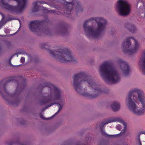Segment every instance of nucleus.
I'll use <instances>...</instances> for the list:
<instances>
[{
    "label": "nucleus",
    "mask_w": 145,
    "mask_h": 145,
    "mask_svg": "<svg viewBox=\"0 0 145 145\" xmlns=\"http://www.w3.org/2000/svg\"><path fill=\"white\" fill-rule=\"evenodd\" d=\"M22 77H10L8 80L4 79L0 82V93L10 105L17 106L20 102L21 93L26 86L25 82L20 83L17 80Z\"/></svg>",
    "instance_id": "nucleus-1"
},
{
    "label": "nucleus",
    "mask_w": 145,
    "mask_h": 145,
    "mask_svg": "<svg viewBox=\"0 0 145 145\" xmlns=\"http://www.w3.org/2000/svg\"><path fill=\"white\" fill-rule=\"evenodd\" d=\"M73 84L78 93L90 99L95 98L102 93V89L98 88L91 77L85 72L74 75Z\"/></svg>",
    "instance_id": "nucleus-2"
},
{
    "label": "nucleus",
    "mask_w": 145,
    "mask_h": 145,
    "mask_svg": "<svg viewBox=\"0 0 145 145\" xmlns=\"http://www.w3.org/2000/svg\"><path fill=\"white\" fill-rule=\"evenodd\" d=\"M129 110L135 114L140 115L145 111V97L143 91L135 88L130 90L126 98Z\"/></svg>",
    "instance_id": "nucleus-3"
},
{
    "label": "nucleus",
    "mask_w": 145,
    "mask_h": 145,
    "mask_svg": "<svg viewBox=\"0 0 145 145\" xmlns=\"http://www.w3.org/2000/svg\"><path fill=\"white\" fill-rule=\"evenodd\" d=\"M93 19L91 18L85 21L83 25V28L86 32V35L88 38L92 37L95 39L99 38L101 37L103 32L105 31L107 22L106 20L101 17L95 18V20L97 27L94 30L92 26H87L88 22L91 21Z\"/></svg>",
    "instance_id": "nucleus-4"
},
{
    "label": "nucleus",
    "mask_w": 145,
    "mask_h": 145,
    "mask_svg": "<svg viewBox=\"0 0 145 145\" xmlns=\"http://www.w3.org/2000/svg\"><path fill=\"white\" fill-rule=\"evenodd\" d=\"M100 74L103 79L107 84H116L120 81L119 73L107 61H105L100 67Z\"/></svg>",
    "instance_id": "nucleus-5"
},
{
    "label": "nucleus",
    "mask_w": 145,
    "mask_h": 145,
    "mask_svg": "<svg viewBox=\"0 0 145 145\" xmlns=\"http://www.w3.org/2000/svg\"><path fill=\"white\" fill-rule=\"evenodd\" d=\"M50 22L47 18L43 20L32 21L30 23L29 28L32 32L38 35H42V34L50 35L52 33V30L48 25Z\"/></svg>",
    "instance_id": "nucleus-6"
},
{
    "label": "nucleus",
    "mask_w": 145,
    "mask_h": 145,
    "mask_svg": "<svg viewBox=\"0 0 145 145\" xmlns=\"http://www.w3.org/2000/svg\"><path fill=\"white\" fill-rule=\"evenodd\" d=\"M27 0H1L2 7L12 13L21 12L26 6Z\"/></svg>",
    "instance_id": "nucleus-7"
},
{
    "label": "nucleus",
    "mask_w": 145,
    "mask_h": 145,
    "mask_svg": "<svg viewBox=\"0 0 145 145\" xmlns=\"http://www.w3.org/2000/svg\"><path fill=\"white\" fill-rule=\"evenodd\" d=\"M48 51L51 56L61 62L66 63L70 61H76L75 59L67 48L60 49L58 51L48 49Z\"/></svg>",
    "instance_id": "nucleus-8"
},
{
    "label": "nucleus",
    "mask_w": 145,
    "mask_h": 145,
    "mask_svg": "<svg viewBox=\"0 0 145 145\" xmlns=\"http://www.w3.org/2000/svg\"><path fill=\"white\" fill-rule=\"evenodd\" d=\"M46 87H48L51 91H54V97L53 98L52 95H50L48 96H43L40 101L42 105H45L52 101L60 99L62 95L61 90L52 84L48 82H45L43 84H40L38 89L40 88L41 89H43Z\"/></svg>",
    "instance_id": "nucleus-9"
},
{
    "label": "nucleus",
    "mask_w": 145,
    "mask_h": 145,
    "mask_svg": "<svg viewBox=\"0 0 145 145\" xmlns=\"http://www.w3.org/2000/svg\"><path fill=\"white\" fill-rule=\"evenodd\" d=\"M123 52L125 53L131 54L136 52L138 49L139 45L137 40L133 37L127 38L122 44Z\"/></svg>",
    "instance_id": "nucleus-10"
},
{
    "label": "nucleus",
    "mask_w": 145,
    "mask_h": 145,
    "mask_svg": "<svg viewBox=\"0 0 145 145\" xmlns=\"http://www.w3.org/2000/svg\"><path fill=\"white\" fill-rule=\"evenodd\" d=\"M116 9L119 15L122 16H127L130 11L129 5L126 1L123 0L118 1Z\"/></svg>",
    "instance_id": "nucleus-11"
},
{
    "label": "nucleus",
    "mask_w": 145,
    "mask_h": 145,
    "mask_svg": "<svg viewBox=\"0 0 145 145\" xmlns=\"http://www.w3.org/2000/svg\"><path fill=\"white\" fill-rule=\"evenodd\" d=\"M118 62L119 64L124 75L125 76L128 75L130 71L129 65L121 59H118Z\"/></svg>",
    "instance_id": "nucleus-12"
},
{
    "label": "nucleus",
    "mask_w": 145,
    "mask_h": 145,
    "mask_svg": "<svg viewBox=\"0 0 145 145\" xmlns=\"http://www.w3.org/2000/svg\"><path fill=\"white\" fill-rule=\"evenodd\" d=\"M57 5L58 7V8L57 9L58 10L61 11H56L55 10H48L46 8L44 7H43V10L45 11V12L47 13H52L56 15H63L65 16H67V15L70 14H67V12L65 10V8L64 7L62 8V10L61 9H59V8L58 6Z\"/></svg>",
    "instance_id": "nucleus-13"
},
{
    "label": "nucleus",
    "mask_w": 145,
    "mask_h": 145,
    "mask_svg": "<svg viewBox=\"0 0 145 145\" xmlns=\"http://www.w3.org/2000/svg\"><path fill=\"white\" fill-rule=\"evenodd\" d=\"M140 3L142 6H140L138 9L139 14L140 16L142 18L145 17V3L144 0H138V2L137 5L138 7V4Z\"/></svg>",
    "instance_id": "nucleus-14"
},
{
    "label": "nucleus",
    "mask_w": 145,
    "mask_h": 145,
    "mask_svg": "<svg viewBox=\"0 0 145 145\" xmlns=\"http://www.w3.org/2000/svg\"><path fill=\"white\" fill-rule=\"evenodd\" d=\"M59 28L58 30L59 33L62 35H65L68 33L67 29L68 25L66 24L63 23L58 25Z\"/></svg>",
    "instance_id": "nucleus-15"
},
{
    "label": "nucleus",
    "mask_w": 145,
    "mask_h": 145,
    "mask_svg": "<svg viewBox=\"0 0 145 145\" xmlns=\"http://www.w3.org/2000/svg\"><path fill=\"white\" fill-rule=\"evenodd\" d=\"M143 74L145 75V50L143 52L140 58L139 62Z\"/></svg>",
    "instance_id": "nucleus-16"
},
{
    "label": "nucleus",
    "mask_w": 145,
    "mask_h": 145,
    "mask_svg": "<svg viewBox=\"0 0 145 145\" xmlns=\"http://www.w3.org/2000/svg\"><path fill=\"white\" fill-rule=\"evenodd\" d=\"M120 119L117 118H113L109 119L107 120L105 122H103L101 123L100 125V129L102 130L104 126L109 123L116 122V121H120Z\"/></svg>",
    "instance_id": "nucleus-17"
},
{
    "label": "nucleus",
    "mask_w": 145,
    "mask_h": 145,
    "mask_svg": "<svg viewBox=\"0 0 145 145\" xmlns=\"http://www.w3.org/2000/svg\"><path fill=\"white\" fill-rule=\"evenodd\" d=\"M125 27L127 28L129 31L132 33L135 32L137 30L136 27L134 24H131L129 23L125 24Z\"/></svg>",
    "instance_id": "nucleus-18"
},
{
    "label": "nucleus",
    "mask_w": 145,
    "mask_h": 145,
    "mask_svg": "<svg viewBox=\"0 0 145 145\" xmlns=\"http://www.w3.org/2000/svg\"><path fill=\"white\" fill-rule=\"evenodd\" d=\"M37 1L38 2V3H39L40 4L44 3L47 4L49 5L51 7L55 8H58L56 4L55 1H50L49 3H47L43 1Z\"/></svg>",
    "instance_id": "nucleus-19"
},
{
    "label": "nucleus",
    "mask_w": 145,
    "mask_h": 145,
    "mask_svg": "<svg viewBox=\"0 0 145 145\" xmlns=\"http://www.w3.org/2000/svg\"><path fill=\"white\" fill-rule=\"evenodd\" d=\"M111 107L114 112H116L120 109V105L118 102L114 101L112 104Z\"/></svg>",
    "instance_id": "nucleus-20"
},
{
    "label": "nucleus",
    "mask_w": 145,
    "mask_h": 145,
    "mask_svg": "<svg viewBox=\"0 0 145 145\" xmlns=\"http://www.w3.org/2000/svg\"><path fill=\"white\" fill-rule=\"evenodd\" d=\"M33 5L34 6L32 8V12H36L39 11L40 6L38 5V2L36 1L34 2L33 3Z\"/></svg>",
    "instance_id": "nucleus-21"
},
{
    "label": "nucleus",
    "mask_w": 145,
    "mask_h": 145,
    "mask_svg": "<svg viewBox=\"0 0 145 145\" xmlns=\"http://www.w3.org/2000/svg\"><path fill=\"white\" fill-rule=\"evenodd\" d=\"M126 129H125V127H124V129L122 131H121V133L119 134L114 135H109L107 137L108 138H115L118 137L120 136V134L121 133V132H123V133H124L125 132Z\"/></svg>",
    "instance_id": "nucleus-22"
},
{
    "label": "nucleus",
    "mask_w": 145,
    "mask_h": 145,
    "mask_svg": "<svg viewBox=\"0 0 145 145\" xmlns=\"http://www.w3.org/2000/svg\"><path fill=\"white\" fill-rule=\"evenodd\" d=\"M15 56V54H13L10 57L9 61H8V63L12 67H18L19 66H20L21 65H12L11 63V60H12V58Z\"/></svg>",
    "instance_id": "nucleus-23"
},
{
    "label": "nucleus",
    "mask_w": 145,
    "mask_h": 145,
    "mask_svg": "<svg viewBox=\"0 0 145 145\" xmlns=\"http://www.w3.org/2000/svg\"><path fill=\"white\" fill-rule=\"evenodd\" d=\"M101 131V134L102 135L104 136L105 137H107L108 135L106 133L105 131L103 129L100 130Z\"/></svg>",
    "instance_id": "nucleus-24"
},
{
    "label": "nucleus",
    "mask_w": 145,
    "mask_h": 145,
    "mask_svg": "<svg viewBox=\"0 0 145 145\" xmlns=\"http://www.w3.org/2000/svg\"><path fill=\"white\" fill-rule=\"evenodd\" d=\"M58 105V106L59 108V110L57 112V113H58L62 109L63 106V105L61 104L60 103H57L56 104Z\"/></svg>",
    "instance_id": "nucleus-25"
},
{
    "label": "nucleus",
    "mask_w": 145,
    "mask_h": 145,
    "mask_svg": "<svg viewBox=\"0 0 145 145\" xmlns=\"http://www.w3.org/2000/svg\"><path fill=\"white\" fill-rule=\"evenodd\" d=\"M46 46H50L47 44V43H43L40 44V47L42 48H46Z\"/></svg>",
    "instance_id": "nucleus-26"
},
{
    "label": "nucleus",
    "mask_w": 145,
    "mask_h": 145,
    "mask_svg": "<svg viewBox=\"0 0 145 145\" xmlns=\"http://www.w3.org/2000/svg\"><path fill=\"white\" fill-rule=\"evenodd\" d=\"M40 117L43 120H48V118H45L44 117L41 113H40Z\"/></svg>",
    "instance_id": "nucleus-27"
},
{
    "label": "nucleus",
    "mask_w": 145,
    "mask_h": 145,
    "mask_svg": "<svg viewBox=\"0 0 145 145\" xmlns=\"http://www.w3.org/2000/svg\"><path fill=\"white\" fill-rule=\"evenodd\" d=\"M117 129L118 130L120 131L121 129V126L120 125H118L116 126Z\"/></svg>",
    "instance_id": "nucleus-28"
},
{
    "label": "nucleus",
    "mask_w": 145,
    "mask_h": 145,
    "mask_svg": "<svg viewBox=\"0 0 145 145\" xmlns=\"http://www.w3.org/2000/svg\"><path fill=\"white\" fill-rule=\"evenodd\" d=\"M137 145H142L140 138L139 136L138 138V141L137 142Z\"/></svg>",
    "instance_id": "nucleus-29"
},
{
    "label": "nucleus",
    "mask_w": 145,
    "mask_h": 145,
    "mask_svg": "<svg viewBox=\"0 0 145 145\" xmlns=\"http://www.w3.org/2000/svg\"><path fill=\"white\" fill-rule=\"evenodd\" d=\"M16 142H14L13 141H11L8 142V143L7 144L8 145H13Z\"/></svg>",
    "instance_id": "nucleus-30"
},
{
    "label": "nucleus",
    "mask_w": 145,
    "mask_h": 145,
    "mask_svg": "<svg viewBox=\"0 0 145 145\" xmlns=\"http://www.w3.org/2000/svg\"><path fill=\"white\" fill-rule=\"evenodd\" d=\"M4 31L5 33H7L10 32V30L7 28H5L4 29Z\"/></svg>",
    "instance_id": "nucleus-31"
},
{
    "label": "nucleus",
    "mask_w": 145,
    "mask_h": 145,
    "mask_svg": "<svg viewBox=\"0 0 145 145\" xmlns=\"http://www.w3.org/2000/svg\"><path fill=\"white\" fill-rule=\"evenodd\" d=\"M25 61V58L24 57H21V59H20V61L22 63H24Z\"/></svg>",
    "instance_id": "nucleus-32"
},
{
    "label": "nucleus",
    "mask_w": 145,
    "mask_h": 145,
    "mask_svg": "<svg viewBox=\"0 0 145 145\" xmlns=\"http://www.w3.org/2000/svg\"><path fill=\"white\" fill-rule=\"evenodd\" d=\"M57 112H56L55 114L53 115L52 117L48 118V120H49L52 118L53 117L55 116L58 113Z\"/></svg>",
    "instance_id": "nucleus-33"
},
{
    "label": "nucleus",
    "mask_w": 145,
    "mask_h": 145,
    "mask_svg": "<svg viewBox=\"0 0 145 145\" xmlns=\"http://www.w3.org/2000/svg\"><path fill=\"white\" fill-rule=\"evenodd\" d=\"M0 14H1V16L2 17V18L1 19V20H3L4 19L5 16L3 13H2L1 12H0Z\"/></svg>",
    "instance_id": "nucleus-34"
},
{
    "label": "nucleus",
    "mask_w": 145,
    "mask_h": 145,
    "mask_svg": "<svg viewBox=\"0 0 145 145\" xmlns=\"http://www.w3.org/2000/svg\"><path fill=\"white\" fill-rule=\"evenodd\" d=\"M57 103L56 102H54V103H51L50 104V106H51L54 105L56 104Z\"/></svg>",
    "instance_id": "nucleus-35"
},
{
    "label": "nucleus",
    "mask_w": 145,
    "mask_h": 145,
    "mask_svg": "<svg viewBox=\"0 0 145 145\" xmlns=\"http://www.w3.org/2000/svg\"><path fill=\"white\" fill-rule=\"evenodd\" d=\"M11 44L10 42H8L7 43V45L8 47H10Z\"/></svg>",
    "instance_id": "nucleus-36"
},
{
    "label": "nucleus",
    "mask_w": 145,
    "mask_h": 145,
    "mask_svg": "<svg viewBox=\"0 0 145 145\" xmlns=\"http://www.w3.org/2000/svg\"><path fill=\"white\" fill-rule=\"evenodd\" d=\"M140 133L141 134H144V135H145V131H141L140 132Z\"/></svg>",
    "instance_id": "nucleus-37"
},
{
    "label": "nucleus",
    "mask_w": 145,
    "mask_h": 145,
    "mask_svg": "<svg viewBox=\"0 0 145 145\" xmlns=\"http://www.w3.org/2000/svg\"><path fill=\"white\" fill-rule=\"evenodd\" d=\"M19 29L18 30V31L16 32L15 33H14L13 34H11L10 35L11 36H13V35H14L15 34H16L17 33L18 31H19Z\"/></svg>",
    "instance_id": "nucleus-38"
},
{
    "label": "nucleus",
    "mask_w": 145,
    "mask_h": 145,
    "mask_svg": "<svg viewBox=\"0 0 145 145\" xmlns=\"http://www.w3.org/2000/svg\"><path fill=\"white\" fill-rule=\"evenodd\" d=\"M21 123L22 124H24L25 123V121H23L22 122H21Z\"/></svg>",
    "instance_id": "nucleus-39"
},
{
    "label": "nucleus",
    "mask_w": 145,
    "mask_h": 145,
    "mask_svg": "<svg viewBox=\"0 0 145 145\" xmlns=\"http://www.w3.org/2000/svg\"><path fill=\"white\" fill-rule=\"evenodd\" d=\"M14 19V18H13L12 17H11V18H9L8 19V20L9 21H11V20H13Z\"/></svg>",
    "instance_id": "nucleus-40"
},
{
    "label": "nucleus",
    "mask_w": 145,
    "mask_h": 145,
    "mask_svg": "<svg viewBox=\"0 0 145 145\" xmlns=\"http://www.w3.org/2000/svg\"><path fill=\"white\" fill-rule=\"evenodd\" d=\"M76 145H81L80 144V143L79 142H77L76 143Z\"/></svg>",
    "instance_id": "nucleus-41"
},
{
    "label": "nucleus",
    "mask_w": 145,
    "mask_h": 145,
    "mask_svg": "<svg viewBox=\"0 0 145 145\" xmlns=\"http://www.w3.org/2000/svg\"><path fill=\"white\" fill-rule=\"evenodd\" d=\"M2 48L0 46V53L2 52Z\"/></svg>",
    "instance_id": "nucleus-42"
},
{
    "label": "nucleus",
    "mask_w": 145,
    "mask_h": 145,
    "mask_svg": "<svg viewBox=\"0 0 145 145\" xmlns=\"http://www.w3.org/2000/svg\"><path fill=\"white\" fill-rule=\"evenodd\" d=\"M18 54L17 52V53H15L14 54H15V56L16 55L17 57L18 56Z\"/></svg>",
    "instance_id": "nucleus-43"
},
{
    "label": "nucleus",
    "mask_w": 145,
    "mask_h": 145,
    "mask_svg": "<svg viewBox=\"0 0 145 145\" xmlns=\"http://www.w3.org/2000/svg\"><path fill=\"white\" fill-rule=\"evenodd\" d=\"M51 106H50V104L48 105H47L46 106V108H48V107H50Z\"/></svg>",
    "instance_id": "nucleus-44"
},
{
    "label": "nucleus",
    "mask_w": 145,
    "mask_h": 145,
    "mask_svg": "<svg viewBox=\"0 0 145 145\" xmlns=\"http://www.w3.org/2000/svg\"><path fill=\"white\" fill-rule=\"evenodd\" d=\"M18 53L19 54H22V52H18Z\"/></svg>",
    "instance_id": "nucleus-45"
},
{
    "label": "nucleus",
    "mask_w": 145,
    "mask_h": 145,
    "mask_svg": "<svg viewBox=\"0 0 145 145\" xmlns=\"http://www.w3.org/2000/svg\"><path fill=\"white\" fill-rule=\"evenodd\" d=\"M25 106H24V107H23V110H24V109H25Z\"/></svg>",
    "instance_id": "nucleus-46"
},
{
    "label": "nucleus",
    "mask_w": 145,
    "mask_h": 145,
    "mask_svg": "<svg viewBox=\"0 0 145 145\" xmlns=\"http://www.w3.org/2000/svg\"><path fill=\"white\" fill-rule=\"evenodd\" d=\"M99 145H105L104 144H100Z\"/></svg>",
    "instance_id": "nucleus-47"
},
{
    "label": "nucleus",
    "mask_w": 145,
    "mask_h": 145,
    "mask_svg": "<svg viewBox=\"0 0 145 145\" xmlns=\"http://www.w3.org/2000/svg\"><path fill=\"white\" fill-rule=\"evenodd\" d=\"M2 26H0V29L1 28V27Z\"/></svg>",
    "instance_id": "nucleus-48"
}]
</instances>
